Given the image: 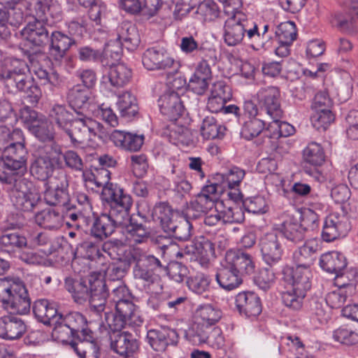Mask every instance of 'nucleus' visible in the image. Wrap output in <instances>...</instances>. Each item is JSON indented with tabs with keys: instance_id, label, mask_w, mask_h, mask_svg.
Returning a JSON list of instances; mask_svg holds the SVG:
<instances>
[{
	"instance_id": "nucleus-1",
	"label": "nucleus",
	"mask_w": 358,
	"mask_h": 358,
	"mask_svg": "<svg viewBox=\"0 0 358 358\" xmlns=\"http://www.w3.org/2000/svg\"><path fill=\"white\" fill-rule=\"evenodd\" d=\"M110 172L106 169L92 173L89 180L97 187H103L101 198L109 205L108 213H102L94 218L90 229L92 236L102 241L110 236L120 225L129 219L133 203L131 196L117 185L109 183Z\"/></svg>"
},
{
	"instance_id": "nucleus-2",
	"label": "nucleus",
	"mask_w": 358,
	"mask_h": 358,
	"mask_svg": "<svg viewBox=\"0 0 358 358\" xmlns=\"http://www.w3.org/2000/svg\"><path fill=\"white\" fill-rule=\"evenodd\" d=\"M130 254L131 260L135 264L133 270L134 278L142 280L145 286L155 294L149 297L147 301L148 307L153 310H159L164 303L158 295L162 292L163 285L157 272L164 270L166 267L159 259L140 248H134Z\"/></svg>"
},
{
	"instance_id": "nucleus-3",
	"label": "nucleus",
	"mask_w": 358,
	"mask_h": 358,
	"mask_svg": "<svg viewBox=\"0 0 358 358\" xmlns=\"http://www.w3.org/2000/svg\"><path fill=\"white\" fill-rule=\"evenodd\" d=\"M229 17L224 25L223 38L229 46L241 44L246 38L251 43V47L255 50H267L269 45L261 41L258 27L252 23L243 13L236 10L227 15Z\"/></svg>"
},
{
	"instance_id": "nucleus-4",
	"label": "nucleus",
	"mask_w": 358,
	"mask_h": 358,
	"mask_svg": "<svg viewBox=\"0 0 358 358\" xmlns=\"http://www.w3.org/2000/svg\"><path fill=\"white\" fill-rule=\"evenodd\" d=\"M77 117L71 120L66 134L73 145H89L95 138H102L103 125L89 116L90 112L78 110Z\"/></svg>"
},
{
	"instance_id": "nucleus-5",
	"label": "nucleus",
	"mask_w": 358,
	"mask_h": 358,
	"mask_svg": "<svg viewBox=\"0 0 358 358\" xmlns=\"http://www.w3.org/2000/svg\"><path fill=\"white\" fill-rule=\"evenodd\" d=\"M0 79L9 92L25 93L33 104L37 103L42 96L41 89L28 73L0 72Z\"/></svg>"
},
{
	"instance_id": "nucleus-6",
	"label": "nucleus",
	"mask_w": 358,
	"mask_h": 358,
	"mask_svg": "<svg viewBox=\"0 0 358 358\" xmlns=\"http://www.w3.org/2000/svg\"><path fill=\"white\" fill-rule=\"evenodd\" d=\"M13 136L15 142L3 152V157L10 172L25 173L28 152L24 147L22 131H15Z\"/></svg>"
},
{
	"instance_id": "nucleus-7",
	"label": "nucleus",
	"mask_w": 358,
	"mask_h": 358,
	"mask_svg": "<svg viewBox=\"0 0 358 358\" xmlns=\"http://www.w3.org/2000/svg\"><path fill=\"white\" fill-rule=\"evenodd\" d=\"M59 182L56 178L45 184L44 200L50 206H58L70 210L73 207L68 192L69 182L65 174L59 176Z\"/></svg>"
},
{
	"instance_id": "nucleus-8",
	"label": "nucleus",
	"mask_w": 358,
	"mask_h": 358,
	"mask_svg": "<svg viewBox=\"0 0 358 358\" xmlns=\"http://www.w3.org/2000/svg\"><path fill=\"white\" fill-rule=\"evenodd\" d=\"M280 97V92L277 87H264L258 90L257 99L259 106L268 117L281 118L282 110Z\"/></svg>"
},
{
	"instance_id": "nucleus-9",
	"label": "nucleus",
	"mask_w": 358,
	"mask_h": 358,
	"mask_svg": "<svg viewBox=\"0 0 358 358\" xmlns=\"http://www.w3.org/2000/svg\"><path fill=\"white\" fill-rule=\"evenodd\" d=\"M89 301L92 310L101 313L105 311L108 296V285L101 274H93L88 278Z\"/></svg>"
},
{
	"instance_id": "nucleus-10",
	"label": "nucleus",
	"mask_w": 358,
	"mask_h": 358,
	"mask_svg": "<svg viewBox=\"0 0 358 358\" xmlns=\"http://www.w3.org/2000/svg\"><path fill=\"white\" fill-rule=\"evenodd\" d=\"M46 19L35 18L20 31L23 39L34 47L43 48L49 43V31L45 26Z\"/></svg>"
},
{
	"instance_id": "nucleus-11",
	"label": "nucleus",
	"mask_w": 358,
	"mask_h": 358,
	"mask_svg": "<svg viewBox=\"0 0 358 358\" xmlns=\"http://www.w3.org/2000/svg\"><path fill=\"white\" fill-rule=\"evenodd\" d=\"M264 262L270 267L277 265L282 259L283 250L275 233H267L259 241Z\"/></svg>"
},
{
	"instance_id": "nucleus-12",
	"label": "nucleus",
	"mask_w": 358,
	"mask_h": 358,
	"mask_svg": "<svg viewBox=\"0 0 358 358\" xmlns=\"http://www.w3.org/2000/svg\"><path fill=\"white\" fill-rule=\"evenodd\" d=\"M278 45L275 53L280 57H286L290 53V47L296 39L297 31L293 22L287 21L277 26L275 31Z\"/></svg>"
},
{
	"instance_id": "nucleus-13",
	"label": "nucleus",
	"mask_w": 358,
	"mask_h": 358,
	"mask_svg": "<svg viewBox=\"0 0 358 358\" xmlns=\"http://www.w3.org/2000/svg\"><path fill=\"white\" fill-rule=\"evenodd\" d=\"M349 230L350 225L345 215L331 213L324 220L322 238L326 242H331L345 236Z\"/></svg>"
},
{
	"instance_id": "nucleus-14",
	"label": "nucleus",
	"mask_w": 358,
	"mask_h": 358,
	"mask_svg": "<svg viewBox=\"0 0 358 358\" xmlns=\"http://www.w3.org/2000/svg\"><path fill=\"white\" fill-rule=\"evenodd\" d=\"M142 63L149 71H167L173 67L174 60L161 48H148L142 56Z\"/></svg>"
},
{
	"instance_id": "nucleus-15",
	"label": "nucleus",
	"mask_w": 358,
	"mask_h": 358,
	"mask_svg": "<svg viewBox=\"0 0 358 358\" xmlns=\"http://www.w3.org/2000/svg\"><path fill=\"white\" fill-rule=\"evenodd\" d=\"M225 262L229 263L230 268H233L243 278L255 273V264L253 257L240 250H230L226 252Z\"/></svg>"
},
{
	"instance_id": "nucleus-16",
	"label": "nucleus",
	"mask_w": 358,
	"mask_h": 358,
	"mask_svg": "<svg viewBox=\"0 0 358 358\" xmlns=\"http://www.w3.org/2000/svg\"><path fill=\"white\" fill-rule=\"evenodd\" d=\"M112 350L124 357L132 356L138 349V342L128 332H113L110 334Z\"/></svg>"
},
{
	"instance_id": "nucleus-17",
	"label": "nucleus",
	"mask_w": 358,
	"mask_h": 358,
	"mask_svg": "<svg viewBox=\"0 0 358 358\" xmlns=\"http://www.w3.org/2000/svg\"><path fill=\"white\" fill-rule=\"evenodd\" d=\"M311 271L303 266L287 268L284 271L285 280L291 285L292 289L306 294L311 287Z\"/></svg>"
},
{
	"instance_id": "nucleus-18",
	"label": "nucleus",
	"mask_w": 358,
	"mask_h": 358,
	"mask_svg": "<svg viewBox=\"0 0 358 358\" xmlns=\"http://www.w3.org/2000/svg\"><path fill=\"white\" fill-rule=\"evenodd\" d=\"M1 302L4 308L13 314L24 315L30 310L31 299L24 283L20 285V287L14 292L11 297L3 298Z\"/></svg>"
},
{
	"instance_id": "nucleus-19",
	"label": "nucleus",
	"mask_w": 358,
	"mask_h": 358,
	"mask_svg": "<svg viewBox=\"0 0 358 358\" xmlns=\"http://www.w3.org/2000/svg\"><path fill=\"white\" fill-rule=\"evenodd\" d=\"M178 338L177 331L170 328L151 329L147 334L149 344L154 350L157 352H164L169 345H176Z\"/></svg>"
},
{
	"instance_id": "nucleus-20",
	"label": "nucleus",
	"mask_w": 358,
	"mask_h": 358,
	"mask_svg": "<svg viewBox=\"0 0 358 358\" xmlns=\"http://www.w3.org/2000/svg\"><path fill=\"white\" fill-rule=\"evenodd\" d=\"M161 113L170 120H176L183 111V105L178 92L169 90L164 92L158 100Z\"/></svg>"
},
{
	"instance_id": "nucleus-21",
	"label": "nucleus",
	"mask_w": 358,
	"mask_h": 358,
	"mask_svg": "<svg viewBox=\"0 0 358 358\" xmlns=\"http://www.w3.org/2000/svg\"><path fill=\"white\" fill-rule=\"evenodd\" d=\"M236 306L239 313L248 317H256L262 312V303L259 296L252 292H243L236 296Z\"/></svg>"
},
{
	"instance_id": "nucleus-22",
	"label": "nucleus",
	"mask_w": 358,
	"mask_h": 358,
	"mask_svg": "<svg viewBox=\"0 0 358 358\" xmlns=\"http://www.w3.org/2000/svg\"><path fill=\"white\" fill-rule=\"evenodd\" d=\"M24 321L15 315H5L0 317V338L6 340H16L26 332Z\"/></svg>"
},
{
	"instance_id": "nucleus-23",
	"label": "nucleus",
	"mask_w": 358,
	"mask_h": 358,
	"mask_svg": "<svg viewBox=\"0 0 358 358\" xmlns=\"http://www.w3.org/2000/svg\"><path fill=\"white\" fill-rule=\"evenodd\" d=\"M110 139L116 147L124 150L136 152L142 147L144 136L115 129L110 134Z\"/></svg>"
},
{
	"instance_id": "nucleus-24",
	"label": "nucleus",
	"mask_w": 358,
	"mask_h": 358,
	"mask_svg": "<svg viewBox=\"0 0 358 358\" xmlns=\"http://www.w3.org/2000/svg\"><path fill=\"white\" fill-rule=\"evenodd\" d=\"M136 216L138 217L140 215L130 216L129 213L128 220L124 224L120 225L117 228H125L127 238L134 243L140 244L148 240L151 232L149 228L138 221Z\"/></svg>"
},
{
	"instance_id": "nucleus-25",
	"label": "nucleus",
	"mask_w": 358,
	"mask_h": 358,
	"mask_svg": "<svg viewBox=\"0 0 358 358\" xmlns=\"http://www.w3.org/2000/svg\"><path fill=\"white\" fill-rule=\"evenodd\" d=\"M49 53L57 61L64 57L75 41L59 31H55L49 36Z\"/></svg>"
},
{
	"instance_id": "nucleus-26",
	"label": "nucleus",
	"mask_w": 358,
	"mask_h": 358,
	"mask_svg": "<svg viewBox=\"0 0 358 358\" xmlns=\"http://www.w3.org/2000/svg\"><path fill=\"white\" fill-rule=\"evenodd\" d=\"M57 304L47 299H38L33 306V312L37 320L46 325H51L52 322L59 316Z\"/></svg>"
},
{
	"instance_id": "nucleus-27",
	"label": "nucleus",
	"mask_w": 358,
	"mask_h": 358,
	"mask_svg": "<svg viewBox=\"0 0 358 358\" xmlns=\"http://www.w3.org/2000/svg\"><path fill=\"white\" fill-rule=\"evenodd\" d=\"M90 94V90L82 85H76L69 90L67 100L76 113L78 110L90 112L87 106Z\"/></svg>"
},
{
	"instance_id": "nucleus-28",
	"label": "nucleus",
	"mask_w": 358,
	"mask_h": 358,
	"mask_svg": "<svg viewBox=\"0 0 358 358\" xmlns=\"http://www.w3.org/2000/svg\"><path fill=\"white\" fill-rule=\"evenodd\" d=\"M219 285L227 291L238 287L243 283V278L237 273L233 268H230L229 263L225 262L215 275Z\"/></svg>"
},
{
	"instance_id": "nucleus-29",
	"label": "nucleus",
	"mask_w": 358,
	"mask_h": 358,
	"mask_svg": "<svg viewBox=\"0 0 358 358\" xmlns=\"http://www.w3.org/2000/svg\"><path fill=\"white\" fill-rule=\"evenodd\" d=\"M64 287L77 303L81 304L89 298L88 279H74L67 277L64 280Z\"/></svg>"
},
{
	"instance_id": "nucleus-30",
	"label": "nucleus",
	"mask_w": 358,
	"mask_h": 358,
	"mask_svg": "<svg viewBox=\"0 0 358 358\" xmlns=\"http://www.w3.org/2000/svg\"><path fill=\"white\" fill-rule=\"evenodd\" d=\"M320 264L322 268L330 273H341L347 266L345 257L341 252L331 251L322 255Z\"/></svg>"
},
{
	"instance_id": "nucleus-31",
	"label": "nucleus",
	"mask_w": 358,
	"mask_h": 358,
	"mask_svg": "<svg viewBox=\"0 0 358 358\" xmlns=\"http://www.w3.org/2000/svg\"><path fill=\"white\" fill-rule=\"evenodd\" d=\"M93 333L71 343V348L80 358H99V348L94 341Z\"/></svg>"
},
{
	"instance_id": "nucleus-32",
	"label": "nucleus",
	"mask_w": 358,
	"mask_h": 358,
	"mask_svg": "<svg viewBox=\"0 0 358 358\" xmlns=\"http://www.w3.org/2000/svg\"><path fill=\"white\" fill-rule=\"evenodd\" d=\"M36 223L42 228L55 230L63 224V215L52 208H45L35 215Z\"/></svg>"
},
{
	"instance_id": "nucleus-33",
	"label": "nucleus",
	"mask_w": 358,
	"mask_h": 358,
	"mask_svg": "<svg viewBox=\"0 0 358 358\" xmlns=\"http://www.w3.org/2000/svg\"><path fill=\"white\" fill-rule=\"evenodd\" d=\"M24 174L13 171L7 176L9 178L8 181H3L2 183L12 186L10 192L11 199L34 192L31 191L33 188L32 182L28 179L23 178L22 176Z\"/></svg>"
},
{
	"instance_id": "nucleus-34",
	"label": "nucleus",
	"mask_w": 358,
	"mask_h": 358,
	"mask_svg": "<svg viewBox=\"0 0 358 358\" xmlns=\"http://www.w3.org/2000/svg\"><path fill=\"white\" fill-rule=\"evenodd\" d=\"M192 225L183 215L176 214L173 222L169 224L165 232L172 234L180 241H187L192 236Z\"/></svg>"
},
{
	"instance_id": "nucleus-35",
	"label": "nucleus",
	"mask_w": 358,
	"mask_h": 358,
	"mask_svg": "<svg viewBox=\"0 0 358 358\" xmlns=\"http://www.w3.org/2000/svg\"><path fill=\"white\" fill-rule=\"evenodd\" d=\"M110 66L108 80L114 87L125 86L131 78V71L123 64H114L106 62L103 66Z\"/></svg>"
},
{
	"instance_id": "nucleus-36",
	"label": "nucleus",
	"mask_w": 358,
	"mask_h": 358,
	"mask_svg": "<svg viewBox=\"0 0 358 358\" xmlns=\"http://www.w3.org/2000/svg\"><path fill=\"white\" fill-rule=\"evenodd\" d=\"M318 250V245L314 240L307 241L303 246L294 253V259L296 263V266H303L310 268L316 258L315 254Z\"/></svg>"
},
{
	"instance_id": "nucleus-37",
	"label": "nucleus",
	"mask_w": 358,
	"mask_h": 358,
	"mask_svg": "<svg viewBox=\"0 0 358 358\" xmlns=\"http://www.w3.org/2000/svg\"><path fill=\"white\" fill-rule=\"evenodd\" d=\"M278 229L287 241L295 244L303 241L305 238L303 227L293 217L283 221Z\"/></svg>"
},
{
	"instance_id": "nucleus-38",
	"label": "nucleus",
	"mask_w": 358,
	"mask_h": 358,
	"mask_svg": "<svg viewBox=\"0 0 358 358\" xmlns=\"http://www.w3.org/2000/svg\"><path fill=\"white\" fill-rule=\"evenodd\" d=\"M128 50H135L140 43L137 29L133 24L124 22L118 29L117 38Z\"/></svg>"
},
{
	"instance_id": "nucleus-39",
	"label": "nucleus",
	"mask_w": 358,
	"mask_h": 358,
	"mask_svg": "<svg viewBox=\"0 0 358 358\" xmlns=\"http://www.w3.org/2000/svg\"><path fill=\"white\" fill-rule=\"evenodd\" d=\"M64 322L68 324L71 329L74 332L76 339L85 336H89L92 331L87 327L86 317L79 312H70L62 315Z\"/></svg>"
},
{
	"instance_id": "nucleus-40",
	"label": "nucleus",
	"mask_w": 358,
	"mask_h": 358,
	"mask_svg": "<svg viewBox=\"0 0 358 358\" xmlns=\"http://www.w3.org/2000/svg\"><path fill=\"white\" fill-rule=\"evenodd\" d=\"M214 204L215 199H211V197L199 193L190 202L187 208V215L196 219L202 215L206 214L209 210L213 208Z\"/></svg>"
},
{
	"instance_id": "nucleus-41",
	"label": "nucleus",
	"mask_w": 358,
	"mask_h": 358,
	"mask_svg": "<svg viewBox=\"0 0 358 358\" xmlns=\"http://www.w3.org/2000/svg\"><path fill=\"white\" fill-rule=\"evenodd\" d=\"M115 310L122 317L129 320V326L139 327L143 322V320L141 316L139 315L136 306L131 299L129 300L125 299L124 301L119 302L115 305Z\"/></svg>"
},
{
	"instance_id": "nucleus-42",
	"label": "nucleus",
	"mask_w": 358,
	"mask_h": 358,
	"mask_svg": "<svg viewBox=\"0 0 358 358\" xmlns=\"http://www.w3.org/2000/svg\"><path fill=\"white\" fill-rule=\"evenodd\" d=\"M179 213L178 211H173L167 203L160 202L154 206L151 215L152 220L159 222L165 231L173 222L175 215Z\"/></svg>"
},
{
	"instance_id": "nucleus-43",
	"label": "nucleus",
	"mask_w": 358,
	"mask_h": 358,
	"mask_svg": "<svg viewBox=\"0 0 358 358\" xmlns=\"http://www.w3.org/2000/svg\"><path fill=\"white\" fill-rule=\"evenodd\" d=\"M31 13L36 18L46 19L47 15L55 17L59 15L60 8L55 0H36Z\"/></svg>"
},
{
	"instance_id": "nucleus-44",
	"label": "nucleus",
	"mask_w": 358,
	"mask_h": 358,
	"mask_svg": "<svg viewBox=\"0 0 358 358\" xmlns=\"http://www.w3.org/2000/svg\"><path fill=\"white\" fill-rule=\"evenodd\" d=\"M117 106L121 115L127 118L134 117L138 110L136 99L129 92H124L118 96Z\"/></svg>"
},
{
	"instance_id": "nucleus-45",
	"label": "nucleus",
	"mask_w": 358,
	"mask_h": 358,
	"mask_svg": "<svg viewBox=\"0 0 358 358\" xmlns=\"http://www.w3.org/2000/svg\"><path fill=\"white\" fill-rule=\"evenodd\" d=\"M245 175L243 169L234 166L224 173H217L215 180L221 182V185L225 189L226 187H239Z\"/></svg>"
},
{
	"instance_id": "nucleus-46",
	"label": "nucleus",
	"mask_w": 358,
	"mask_h": 358,
	"mask_svg": "<svg viewBox=\"0 0 358 358\" xmlns=\"http://www.w3.org/2000/svg\"><path fill=\"white\" fill-rule=\"evenodd\" d=\"M304 161L313 166H322L325 162V154L320 144L311 142L303 150Z\"/></svg>"
},
{
	"instance_id": "nucleus-47",
	"label": "nucleus",
	"mask_w": 358,
	"mask_h": 358,
	"mask_svg": "<svg viewBox=\"0 0 358 358\" xmlns=\"http://www.w3.org/2000/svg\"><path fill=\"white\" fill-rule=\"evenodd\" d=\"M196 257L199 259L200 264L206 266L210 259L215 255V248L213 243L204 237H200L194 241Z\"/></svg>"
},
{
	"instance_id": "nucleus-48",
	"label": "nucleus",
	"mask_w": 358,
	"mask_h": 358,
	"mask_svg": "<svg viewBox=\"0 0 358 358\" xmlns=\"http://www.w3.org/2000/svg\"><path fill=\"white\" fill-rule=\"evenodd\" d=\"M70 115L64 106L55 104L49 111L50 122L55 123L66 133L70 125Z\"/></svg>"
},
{
	"instance_id": "nucleus-49",
	"label": "nucleus",
	"mask_w": 358,
	"mask_h": 358,
	"mask_svg": "<svg viewBox=\"0 0 358 358\" xmlns=\"http://www.w3.org/2000/svg\"><path fill=\"white\" fill-rule=\"evenodd\" d=\"M57 168L48 159L38 157L31 166V172L34 176L41 180H45L50 177Z\"/></svg>"
},
{
	"instance_id": "nucleus-50",
	"label": "nucleus",
	"mask_w": 358,
	"mask_h": 358,
	"mask_svg": "<svg viewBox=\"0 0 358 358\" xmlns=\"http://www.w3.org/2000/svg\"><path fill=\"white\" fill-rule=\"evenodd\" d=\"M27 239L17 233H6L0 237L1 248L7 252H14L27 245Z\"/></svg>"
},
{
	"instance_id": "nucleus-51",
	"label": "nucleus",
	"mask_w": 358,
	"mask_h": 358,
	"mask_svg": "<svg viewBox=\"0 0 358 358\" xmlns=\"http://www.w3.org/2000/svg\"><path fill=\"white\" fill-rule=\"evenodd\" d=\"M224 130L213 116L205 117L201 127V134L203 138L207 140L222 137L224 135Z\"/></svg>"
},
{
	"instance_id": "nucleus-52",
	"label": "nucleus",
	"mask_w": 358,
	"mask_h": 358,
	"mask_svg": "<svg viewBox=\"0 0 358 358\" xmlns=\"http://www.w3.org/2000/svg\"><path fill=\"white\" fill-rule=\"evenodd\" d=\"M64 320L62 318V314L59 316L52 322L54 325L52 330V335L58 341L62 343H67L71 338H76V334L71 329L67 323L64 322Z\"/></svg>"
},
{
	"instance_id": "nucleus-53",
	"label": "nucleus",
	"mask_w": 358,
	"mask_h": 358,
	"mask_svg": "<svg viewBox=\"0 0 358 358\" xmlns=\"http://www.w3.org/2000/svg\"><path fill=\"white\" fill-rule=\"evenodd\" d=\"M11 200L17 209L25 212L34 210L41 202L40 196L36 192L18 196Z\"/></svg>"
},
{
	"instance_id": "nucleus-54",
	"label": "nucleus",
	"mask_w": 358,
	"mask_h": 358,
	"mask_svg": "<svg viewBox=\"0 0 358 358\" xmlns=\"http://www.w3.org/2000/svg\"><path fill=\"white\" fill-rule=\"evenodd\" d=\"M62 155L61 146L55 141H52L43 146V152L40 156L50 161L57 168H62L63 165Z\"/></svg>"
},
{
	"instance_id": "nucleus-55",
	"label": "nucleus",
	"mask_w": 358,
	"mask_h": 358,
	"mask_svg": "<svg viewBox=\"0 0 358 358\" xmlns=\"http://www.w3.org/2000/svg\"><path fill=\"white\" fill-rule=\"evenodd\" d=\"M39 141L42 142H50L54 141L55 132L52 123L44 117L36 126L30 130Z\"/></svg>"
},
{
	"instance_id": "nucleus-56",
	"label": "nucleus",
	"mask_w": 358,
	"mask_h": 358,
	"mask_svg": "<svg viewBox=\"0 0 358 358\" xmlns=\"http://www.w3.org/2000/svg\"><path fill=\"white\" fill-rule=\"evenodd\" d=\"M265 127V120L262 118H251L245 121L242 127L241 135L247 140L259 136Z\"/></svg>"
},
{
	"instance_id": "nucleus-57",
	"label": "nucleus",
	"mask_w": 358,
	"mask_h": 358,
	"mask_svg": "<svg viewBox=\"0 0 358 358\" xmlns=\"http://www.w3.org/2000/svg\"><path fill=\"white\" fill-rule=\"evenodd\" d=\"M333 338L336 341L347 345L358 343V334L349 325H343L334 330Z\"/></svg>"
},
{
	"instance_id": "nucleus-58",
	"label": "nucleus",
	"mask_w": 358,
	"mask_h": 358,
	"mask_svg": "<svg viewBox=\"0 0 358 358\" xmlns=\"http://www.w3.org/2000/svg\"><path fill=\"white\" fill-rule=\"evenodd\" d=\"M198 321L206 324V326L215 324L221 317L220 312L215 309L211 305L201 306L196 312Z\"/></svg>"
},
{
	"instance_id": "nucleus-59",
	"label": "nucleus",
	"mask_w": 358,
	"mask_h": 358,
	"mask_svg": "<svg viewBox=\"0 0 358 358\" xmlns=\"http://www.w3.org/2000/svg\"><path fill=\"white\" fill-rule=\"evenodd\" d=\"M334 120V115L331 110L323 109L322 112L314 111L311 116L312 124L318 131H325Z\"/></svg>"
},
{
	"instance_id": "nucleus-60",
	"label": "nucleus",
	"mask_w": 358,
	"mask_h": 358,
	"mask_svg": "<svg viewBox=\"0 0 358 358\" xmlns=\"http://www.w3.org/2000/svg\"><path fill=\"white\" fill-rule=\"evenodd\" d=\"M306 294L289 288L282 294L283 303L290 309L298 310L303 305Z\"/></svg>"
},
{
	"instance_id": "nucleus-61",
	"label": "nucleus",
	"mask_w": 358,
	"mask_h": 358,
	"mask_svg": "<svg viewBox=\"0 0 358 358\" xmlns=\"http://www.w3.org/2000/svg\"><path fill=\"white\" fill-rule=\"evenodd\" d=\"M244 208L253 214H264L268 210V205L264 197L257 196L243 201Z\"/></svg>"
},
{
	"instance_id": "nucleus-62",
	"label": "nucleus",
	"mask_w": 358,
	"mask_h": 358,
	"mask_svg": "<svg viewBox=\"0 0 358 358\" xmlns=\"http://www.w3.org/2000/svg\"><path fill=\"white\" fill-rule=\"evenodd\" d=\"M122 46H124L123 43L117 38L115 41H110L106 44L104 50L101 52L104 63L109 62L114 64L115 62L118 61L122 55Z\"/></svg>"
},
{
	"instance_id": "nucleus-63",
	"label": "nucleus",
	"mask_w": 358,
	"mask_h": 358,
	"mask_svg": "<svg viewBox=\"0 0 358 358\" xmlns=\"http://www.w3.org/2000/svg\"><path fill=\"white\" fill-rule=\"evenodd\" d=\"M110 330L113 332H122L121 330L126 326L129 325V320L122 317L118 313H113L112 312L104 313V321Z\"/></svg>"
},
{
	"instance_id": "nucleus-64",
	"label": "nucleus",
	"mask_w": 358,
	"mask_h": 358,
	"mask_svg": "<svg viewBox=\"0 0 358 358\" xmlns=\"http://www.w3.org/2000/svg\"><path fill=\"white\" fill-rule=\"evenodd\" d=\"M210 282L208 276L203 273H197L196 275L190 277L187 280V284L189 289L201 294L208 288Z\"/></svg>"
}]
</instances>
